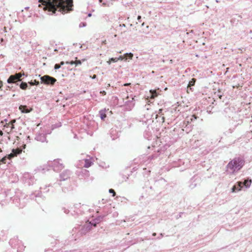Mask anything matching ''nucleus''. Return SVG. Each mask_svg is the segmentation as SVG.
<instances>
[{"label": "nucleus", "instance_id": "1", "mask_svg": "<svg viewBox=\"0 0 252 252\" xmlns=\"http://www.w3.org/2000/svg\"><path fill=\"white\" fill-rule=\"evenodd\" d=\"M48 3L44 9L52 12L49 14H56V11L64 14L73 10V0H47Z\"/></svg>", "mask_w": 252, "mask_h": 252}, {"label": "nucleus", "instance_id": "2", "mask_svg": "<svg viewBox=\"0 0 252 252\" xmlns=\"http://www.w3.org/2000/svg\"><path fill=\"white\" fill-rule=\"evenodd\" d=\"M245 163V161L243 157H235L227 164L226 171L230 174H233L239 171L244 166Z\"/></svg>", "mask_w": 252, "mask_h": 252}, {"label": "nucleus", "instance_id": "3", "mask_svg": "<svg viewBox=\"0 0 252 252\" xmlns=\"http://www.w3.org/2000/svg\"><path fill=\"white\" fill-rule=\"evenodd\" d=\"M251 184L252 179L245 180L244 182H238L237 184L232 187V191L235 192L241 190L243 186H245L246 188H248L250 187Z\"/></svg>", "mask_w": 252, "mask_h": 252}, {"label": "nucleus", "instance_id": "4", "mask_svg": "<svg viewBox=\"0 0 252 252\" xmlns=\"http://www.w3.org/2000/svg\"><path fill=\"white\" fill-rule=\"evenodd\" d=\"M25 76L24 72L16 73L14 75H11L7 80L8 84L15 83L18 85V82L21 81V77Z\"/></svg>", "mask_w": 252, "mask_h": 252}, {"label": "nucleus", "instance_id": "5", "mask_svg": "<svg viewBox=\"0 0 252 252\" xmlns=\"http://www.w3.org/2000/svg\"><path fill=\"white\" fill-rule=\"evenodd\" d=\"M40 80L41 83L48 85H53L57 81L55 78L47 75L41 77Z\"/></svg>", "mask_w": 252, "mask_h": 252}, {"label": "nucleus", "instance_id": "6", "mask_svg": "<svg viewBox=\"0 0 252 252\" xmlns=\"http://www.w3.org/2000/svg\"><path fill=\"white\" fill-rule=\"evenodd\" d=\"M61 159H55L53 161L50 163V165L53 167L55 171L59 172L64 168V166L62 163L60 162Z\"/></svg>", "mask_w": 252, "mask_h": 252}, {"label": "nucleus", "instance_id": "7", "mask_svg": "<svg viewBox=\"0 0 252 252\" xmlns=\"http://www.w3.org/2000/svg\"><path fill=\"white\" fill-rule=\"evenodd\" d=\"M80 206V204H75L74 205V208L77 209L76 210H69L67 209H66L65 208L63 207V212L64 213L68 214L69 212H71V214L72 216H74L75 217H77L79 214H81V211L78 208V206ZM73 208H72L71 209Z\"/></svg>", "mask_w": 252, "mask_h": 252}, {"label": "nucleus", "instance_id": "8", "mask_svg": "<svg viewBox=\"0 0 252 252\" xmlns=\"http://www.w3.org/2000/svg\"><path fill=\"white\" fill-rule=\"evenodd\" d=\"M190 185L189 188L191 189H194L196 187L197 184H199L201 182V178L197 175H194L190 180Z\"/></svg>", "mask_w": 252, "mask_h": 252}, {"label": "nucleus", "instance_id": "9", "mask_svg": "<svg viewBox=\"0 0 252 252\" xmlns=\"http://www.w3.org/2000/svg\"><path fill=\"white\" fill-rule=\"evenodd\" d=\"M34 139L35 140L39 142H46V143L48 142L46 139V134L43 132H39L38 133H37L36 134Z\"/></svg>", "mask_w": 252, "mask_h": 252}, {"label": "nucleus", "instance_id": "10", "mask_svg": "<svg viewBox=\"0 0 252 252\" xmlns=\"http://www.w3.org/2000/svg\"><path fill=\"white\" fill-rule=\"evenodd\" d=\"M70 171L68 170H65L60 174V180L65 181L70 178Z\"/></svg>", "mask_w": 252, "mask_h": 252}, {"label": "nucleus", "instance_id": "11", "mask_svg": "<svg viewBox=\"0 0 252 252\" xmlns=\"http://www.w3.org/2000/svg\"><path fill=\"white\" fill-rule=\"evenodd\" d=\"M91 229H92L91 224L87 223L82 227V228L80 230V233L82 234H85L88 231L91 230Z\"/></svg>", "mask_w": 252, "mask_h": 252}, {"label": "nucleus", "instance_id": "12", "mask_svg": "<svg viewBox=\"0 0 252 252\" xmlns=\"http://www.w3.org/2000/svg\"><path fill=\"white\" fill-rule=\"evenodd\" d=\"M19 109L21 111L22 113H29L32 110V108H29L27 106L23 105H21L19 107Z\"/></svg>", "mask_w": 252, "mask_h": 252}, {"label": "nucleus", "instance_id": "13", "mask_svg": "<svg viewBox=\"0 0 252 252\" xmlns=\"http://www.w3.org/2000/svg\"><path fill=\"white\" fill-rule=\"evenodd\" d=\"M132 100L130 101H126V109L127 110H131V109L134 107L135 104L133 101V100L134 99V98H132Z\"/></svg>", "mask_w": 252, "mask_h": 252}, {"label": "nucleus", "instance_id": "14", "mask_svg": "<svg viewBox=\"0 0 252 252\" xmlns=\"http://www.w3.org/2000/svg\"><path fill=\"white\" fill-rule=\"evenodd\" d=\"M155 117L157 122H159V123H163L164 122L165 118L164 116H159L158 114H156Z\"/></svg>", "mask_w": 252, "mask_h": 252}, {"label": "nucleus", "instance_id": "15", "mask_svg": "<svg viewBox=\"0 0 252 252\" xmlns=\"http://www.w3.org/2000/svg\"><path fill=\"white\" fill-rule=\"evenodd\" d=\"M12 153L14 156L16 157L22 153V150L20 148H17L16 149H13L12 150Z\"/></svg>", "mask_w": 252, "mask_h": 252}, {"label": "nucleus", "instance_id": "16", "mask_svg": "<svg viewBox=\"0 0 252 252\" xmlns=\"http://www.w3.org/2000/svg\"><path fill=\"white\" fill-rule=\"evenodd\" d=\"M92 164L93 162L90 159H85L84 167L85 168H89L92 165Z\"/></svg>", "mask_w": 252, "mask_h": 252}, {"label": "nucleus", "instance_id": "17", "mask_svg": "<svg viewBox=\"0 0 252 252\" xmlns=\"http://www.w3.org/2000/svg\"><path fill=\"white\" fill-rule=\"evenodd\" d=\"M100 118L102 120H104L106 117V114H105V110H101L99 112Z\"/></svg>", "mask_w": 252, "mask_h": 252}, {"label": "nucleus", "instance_id": "18", "mask_svg": "<svg viewBox=\"0 0 252 252\" xmlns=\"http://www.w3.org/2000/svg\"><path fill=\"white\" fill-rule=\"evenodd\" d=\"M125 61H126L127 59L131 60L133 57V55L131 53H126L124 55Z\"/></svg>", "mask_w": 252, "mask_h": 252}, {"label": "nucleus", "instance_id": "19", "mask_svg": "<svg viewBox=\"0 0 252 252\" xmlns=\"http://www.w3.org/2000/svg\"><path fill=\"white\" fill-rule=\"evenodd\" d=\"M66 63H67V64L69 63V64H70L71 65L75 64V65L76 66V65H78L79 64H81V61L80 60H77L76 61H71L70 62H66Z\"/></svg>", "mask_w": 252, "mask_h": 252}, {"label": "nucleus", "instance_id": "20", "mask_svg": "<svg viewBox=\"0 0 252 252\" xmlns=\"http://www.w3.org/2000/svg\"><path fill=\"white\" fill-rule=\"evenodd\" d=\"M20 88L22 90H26L28 88V84L26 82H22L19 85Z\"/></svg>", "mask_w": 252, "mask_h": 252}, {"label": "nucleus", "instance_id": "21", "mask_svg": "<svg viewBox=\"0 0 252 252\" xmlns=\"http://www.w3.org/2000/svg\"><path fill=\"white\" fill-rule=\"evenodd\" d=\"M29 84L31 86H34V85L38 86L39 85V81H36V80H34L33 81H31L30 82H29Z\"/></svg>", "mask_w": 252, "mask_h": 252}, {"label": "nucleus", "instance_id": "22", "mask_svg": "<svg viewBox=\"0 0 252 252\" xmlns=\"http://www.w3.org/2000/svg\"><path fill=\"white\" fill-rule=\"evenodd\" d=\"M118 62V60L117 58H112L109 59L108 61L107 62L108 64H110L111 62L116 63Z\"/></svg>", "mask_w": 252, "mask_h": 252}, {"label": "nucleus", "instance_id": "23", "mask_svg": "<svg viewBox=\"0 0 252 252\" xmlns=\"http://www.w3.org/2000/svg\"><path fill=\"white\" fill-rule=\"evenodd\" d=\"M16 241V239H11L9 241V244L11 245V246L12 247H16V245H15V242Z\"/></svg>", "mask_w": 252, "mask_h": 252}, {"label": "nucleus", "instance_id": "24", "mask_svg": "<svg viewBox=\"0 0 252 252\" xmlns=\"http://www.w3.org/2000/svg\"><path fill=\"white\" fill-rule=\"evenodd\" d=\"M196 79L192 78L191 80L189 82L188 87L193 86L195 83Z\"/></svg>", "mask_w": 252, "mask_h": 252}, {"label": "nucleus", "instance_id": "25", "mask_svg": "<svg viewBox=\"0 0 252 252\" xmlns=\"http://www.w3.org/2000/svg\"><path fill=\"white\" fill-rule=\"evenodd\" d=\"M6 158H7L9 159V160H10L11 158H14L15 156H14V155L12 154V153H11L10 154H8V155H6Z\"/></svg>", "mask_w": 252, "mask_h": 252}, {"label": "nucleus", "instance_id": "26", "mask_svg": "<svg viewBox=\"0 0 252 252\" xmlns=\"http://www.w3.org/2000/svg\"><path fill=\"white\" fill-rule=\"evenodd\" d=\"M109 193L113 194V196H115L116 195V192L113 189H109Z\"/></svg>", "mask_w": 252, "mask_h": 252}, {"label": "nucleus", "instance_id": "27", "mask_svg": "<svg viewBox=\"0 0 252 252\" xmlns=\"http://www.w3.org/2000/svg\"><path fill=\"white\" fill-rule=\"evenodd\" d=\"M89 223L91 224V227H92V226L95 227L96 225V223L95 222V221H94V220H92L91 221H90Z\"/></svg>", "mask_w": 252, "mask_h": 252}, {"label": "nucleus", "instance_id": "28", "mask_svg": "<svg viewBox=\"0 0 252 252\" xmlns=\"http://www.w3.org/2000/svg\"><path fill=\"white\" fill-rule=\"evenodd\" d=\"M117 59L118 60V61L119 60H121V61L125 60L124 55V56H119V57L117 58Z\"/></svg>", "mask_w": 252, "mask_h": 252}, {"label": "nucleus", "instance_id": "29", "mask_svg": "<svg viewBox=\"0 0 252 252\" xmlns=\"http://www.w3.org/2000/svg\"><path fill=\"white\" fill-rule=\"evenodd\" d=\"M61 65H60V64L56 63L54 66V69L56 70L59 69Z\"/></svg>", "mask_w": 252, "mask_h": 252}, {"label": "nucleus", "instance_id": "30", "mask_svg": "<svg viewBox=\"0 0 252 252\" xmlns=\"http://www.w3.org/2000/svg\"><path fill=\"white\" fill-rule=\"evenodd\" d=\"M157 157H158V155H153L149 157V159H155V158H157Z\"/></svg>", "mask_w": 252, "mask_h": 252}, {"label": "nucleus", "instance_id": "31", "mask_svg": "<svg viewBox=\"0 0 252 252\" xmlns=\"http://www.w3.org/2000/svg\"><path fill=\"white\" fill-rule=\"evenodd\" d=\"M103 218V217L99 216V217L96 218L95 219H97V221H99V222L102 220Z\"/></svg>", "mask_w": 252, "mask_h": 252}, {"label": "nucleus", "instance_id": "32", "mask_svg": "<svg viewBox=\"0 0 252 252\" xmlns=\"http://www.w3.org/2000/svg\"><path fill=\"white\" fill-rule=\"evenodd\" d=\"M162 111H163V109H159V110L158 111V113L157 114H158L159 116H162L163 115L162 114Z\"/></svg>", "mask_w": 252, "mask_h": 252}, {"label": "nucleus", "instance_id": "33", "mask_svg": "<svg viewBox=\"0 0 252 252\" xmlns=\"http://www.w3.org/2000/svg\"><path fill=\"white\" fill-rule=\"evenodd\" d=\"M86 26V23H84V22L81 23L79 25L80 27H85Z\"/></svg>", "mask_w": 252, "mask_h": 252}, {"label": "nucleus", "instance_id": "34", "mask_svg": "<svg viewBox=\"0 0 252 252\" xmlns=\"http://www.w3.org/2000/svg\"><path fill=\"white\" fill-rule=\"evenodd\" d=\"M235 20H236V18H232L230 20V22L231 23V24L232 25H233L234 24V23L235 22Z\"/></svg>", "mask_w": 252, "mask_h": 252}, {"label": "nucleus", "instance_id": "35", "mask_svg": "<svg viewBox=\"0 0 252 252\" xmlns=\"http://www.w3.org/2000/svg\"><path fill=\"white\" fill-rule=\"evenodd\" d=\"M100 93L101 94H102V95H105V94H106V92H105V91H100Z\"/></svg>", "mask_w": 252, "mask_h": 252}, {"label": "nucleus", "instance_id": "36", "mask_svg": "<svg viewBox=\"0 0 252 252\" xmlns=\"http://www.w3.org/2000/svg\"><path fill=\"white\" fill-rule=\"evenodd\" d=\"M141 16H138L137 17V20L139 22H141Z\"/></svg>", "mask_w": 252, "mask_h": 252}, {"label": "nucleus", "instance_id": "37", "mask_svg": "<svg viewBox=\"0 0 252 252\" xmlns=\"http://www.w3.org/2000/svg\"><path fill=\"white\" fill-rule=\"evenodd\" d=\"M54 126L55 125H53V128L61 126V123H59V124H58V126Z\"/></svg>", "mask_w": 252, "mask_h": 252}, {"label": "nucleus", "instance_id": "38", "mask_svg": "<svg viewBox=\"0 0 252 252\" xmlns=\"http://www.w3.org/2000/svg\"><path fill=\"white\" fill-rule=\"evenodd\" d=\"M30 174H25V175H24V178H26L27 177H30Z\"/></svg>", "mask_w": 252, "mask_h": 252}, {"label": "nucleus", "instance_id": "39", "mask_svg": "<svg viewBox=\"0 0 252 252\" xmlns=\"http://www.w3.org/2000/svg\"><path fill=\"white\" fill-rule=\"evenodd\" d=\"M94 221H95V222L96 224H97V223H99V221H97V219H94Z\"/></svg>", "mask_w": 252, "mask_h": 252}, {"label": "nucleus", "instance_id": "40", "mask_svg": "<svg viewBox=\"0 0 252 252\" xmlns=\"http://www.w3.org/2000/svg\"><path fill=\"white\" fill-rule=\"evenodd\" d=\"M120 27H126V25H125V24H120Z\"/></svg>", "mask_w": 252, "mask_h": 252}, {"label": "nucleus", "instance_id": "41", "mask_svg": "<svg viewBox=\"0 0 252 252\" xmlns=\"http://www.w3.org/2000/svg\"><path fill=\"white\" fill-rule=\"evenodd\" d=\"M2 82L1 81H0V89L2 87Z\"/></svg>", "mask_w": 252, "mask_h": 252}, {"label": "nucleus", "instance_id": "42", "mask_svg": "<svg viewBox=\"0 0 252 252\" xmlns=\"http://www.w3.org/2000/svg\"><path fill=\"white\" fill-rule=\"evenodd\" d=\"M64 62H63V61H62V62H61L60 63V65H61H61H63V64H64Z\"/></svg>", "mask_w": 252, "mask_h": 252}, {"label": "nucleus", "instance_id": "43", "mask_svg": "<svg viewBox=\"0 0 252 252\" xmlns=\"http://www.w3.org/2000/svg\"><path fill=\"white\" fill-rule=\"evenodd\" d=\"M162 236H163V234H162V233H160V237H158V239H160V238H161Z\"/></svg>", "mask_w": 252, "mask_h": 252}, {"label": "nucleus", "instance_id": "44", "mask_svg": "<svg viewBox=\"0 0 252 252\" xmlns=\"http://www.w3.org/2000/svg\"><path fill=\"white\" fill-rule=\"evenodd\" d=\"M189 123V121L187 122V123L186 122H184V125H186V126H187V124Z\"/></svg>", "mask_w": 252, "mask_h": 252}, {"label": "nucleus", "instance_id": "45", "mask_svg": "<svg viewBox=\"0 0 252 252\" xmlns=\"http://www.w3.org/2000/svg\"><path fill=\"white\" fill-rule=\"evenodd\" d=\"M192 117H194V119L195 120H196V119H197V118L196 116H195V115H192Z\"/></svg>", "mask_w": 252, "mask_h": 252}, {"label": "nucleus", "instance_id": "46", "mask_svg": "<svg viewBox=\"0 0 252 252\" xmlns=\"http://www.w3.org/2000/svg\"><path fill=\"white\" fill-rule=\"evenodd\" d=\"M83 170H84L85 172H87V175H88V174H89V171H87L86 169H84Z\"/></svg>", "mask_w": 252, "mask_h": 252}, {"label": "nucleus", "instance_id": "47", "mask_svg": "<svg viewBox=\"0 0 252 252\" xmlns=\"http://www.w3.org/2000/svg\"><path fill=\"white\" fill-rule=\"evenodd\" d=\"M102 5H103V6H106V5H107V3H106V2H103V3H102Z\"/></svg>", "mask_w": 252, "mask_h": 252}, {"label": "nucleus", "instance_id": "48", "mask_svg": "<svg viewBox=\"0 0 252 252\" xmlns=\"http://www.w3.org/2000/svg\"><path fill=\"white\" fill-rule=\"evenodd\" d=\"M130 84V83H126V84H125L124 85L126 86H128Z\"/></svg>", "mask_w": 252, "mask_h": 252}, {"label": "nucleus", "instance_id": "49", "mask_svg": "<svg viewBox=\"0 0 252 252\" xmlns=\"http://www.w3.org/2000/svg\"><path fill=\"white\" fill-rule=\"evenodd\" d=\"M96 77V75H94L93 77V79H94Z\"/></svg>", "mask_w": 252, "mask_h": 252}, {"label": "nucleus", "instance_id": "50", "mask_svg": "<svg viewBox=\"0 0 252 252\" xmlns=\"http://www.w3.org/2000/svg\"><path fill=\"white\" fill-rule=\"evenodd\" d=\"M2 134H3V133H2V131H1V130H0V135H2Z\"/></svg>", "mask_w": 252, "mask_h": 252}, {"label": "nucleus", "instance_id": "51", "mask_svg": "<svg viewBox=\"0 0 252 252\" xmlns=\"http://www.w3.org/2000/svg\"><path fill=\"white\" fill-rule=\"evenodd\" d=\"M89 17H91L92 16V14L91 13H89L88 15Z\"/></svg>", "mask_w": 252, "mask_h": 252}, {"label": "nucleus", "instance_id": "52", "mask_svg": "<svg viewBox=\"0 0 252 252\" xmlns=\"http://www.w3.org/2000/svg\"><path fill=\"white\" fill-rule=\"evenodd\" d=\"M102 1H103V0H99V3L102 2Z\"/></svg>", "mask_w": 252, "mask_h": 252}, {"label": "nucleus", "instance_id": "53", "mask_svg": "<svg viewBox=\"0 0 252 252\" xmlns=\"http://www.w3.org/2000/svg\"><path fill=\"white\" fill-rule=\"evenodd\" d=\"M156 235V233H154L153 234V236H155Z\"/></svg>", "mask_w": 252, "mask_h": 252}, {"label": "nucleus", "instance_id": "54", "mask_svg": "<svg viewBox=\"0 0 252 252\" xmlns=\"http://www.w3.org/2000/svg\"><path fill=\"white\" fill-rule=\"evenodd\" d=\"M25 9H26V10H28V9H29V7H25Z\"/></svg>", "mask_w": 252, "mask_h": 252}, {"label": "nucleus", "instance_id": "55", "mask_svg": "<svg viewBox=\"0 0 252 252\" xmlns=\"http://www.w3.org/2000/svg\"><path fill=\"white\" fill-rule=\"evenodd\" d=\"M3 41V38H1V39H0V41H1V42H2Z\"/></svg>", "mask_w": 252, "mask_h": 252}, {"label": "nucleus", "instance_id": "56", "mask_svg": "<svg viewBox=\"0 0 252 252\" xmlns=\"http://www.w3.org/2000/svg\"><path fill=\"white\" fill-rule=\"evenodd\" d=\"M14 128V126L12 125V126H11V129L13 128Z\"/></svg>", "mask_w": 252, "mask_h": 252}, {"label": "nucleus", "instance_id": "57", "mask_svg": "<svg viewBox=\"0 0 252 252\" xmlns=\"http://www.w3.org/2000/svg\"><path fill=\"white\" fill-rule=\"evenodd\" d=\"M221 96H221V95H219V97H220V98H221Z\"/></svg>", "mask_w": 252, "mask_h": 252}, {"label": "nucleus", "instance_id": "58", "mask_svg": "<svg viewBox=\"0 0 252 252\" xmlns=\"http://www.w3.org/2000/svg\"><path fill=\"white\" fill-rule=\"evenodd\" d=\"M2 152V150L0 148V153Z\"/></svg>", "mask_w": 252, "mask_h": 252}, {"label": "nucleus", "instance_id": "59", "mask_svg": "<svg viewBox=\"0 0 252 252\" xmlns=\"http://www.w3.org/2000/svg\"><path fill=\"white\" fill-rule=\"evenodd\" d=\"M142 26H144V23H143V24H142Z\"/></svg>", "mask_w": 252, "mask_h": 252}, {"label": "nucleus", "instance_id": "60", "mask_svg": "<svg viewBox=\"0 0 252 252\" xmlns=\"http://www.w3.org/2000/svg\"><path fill=\"white\" fill-rule=\"evenodd\" d=\"M238 17L239 18H242L241 16H238Z\"/></svg>", "mask_w": 252, "mask_h": 252}]
</instances>
